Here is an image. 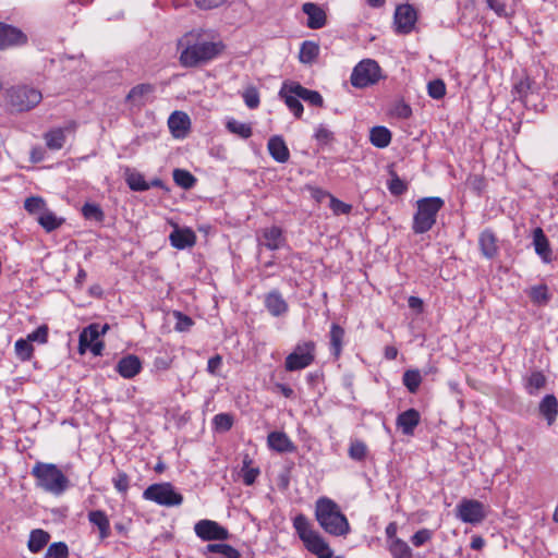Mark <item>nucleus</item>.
<instances>
[{
	"label": "nucleus",
	"instance_id": "1",
	"mask_svg": "<svg viewBox=\"0 0 558 558\" xmlns=\"http://www.w3.org/2000/svg\"><path fill=\"white\" fill-rule=\"evenodd\" d=\"M185 46L180 53V63L185 68H195L215 59L222 50L221 43H214L194 35H186L179 43Z\"/></svg>",
	"mask_w": 558,
	"mask_h": 558
},
{
	"label": "nucleus",
	"instance_id": "2",
	"mask_svg": "<svg viewBox=\"0 0 558 558\" xmlns=\"http://www.w3.org/2000/svg\"><path fill=\"white\" fill-rule=\"evenodd\" d=\"M315 519L329 535L347 536L351 531L349 521L339 505L328 497H320L316 500Z\"/></svg>",
	"mask_w": 558,
	"mask_h": 558
},
{
	"label": "nucleus",
	"instance_id": "3",
	"mask_svg": "<svg viewBox=\"0 0 558 558\" xmlns=\"http://www.w3.org/2000/svg\"><path fill=\"white\" fill-rule=\"evenodd\" d=\"M293 527L305 548L317 558H332V550L324 537L313 530L308 519L300 513L293 519Z\"/></svg>",
	"mask_w": 558,
	"mask_h": 558
},
{
	"label": "nucleus",
	"instance_id": "4",
	"mask_svg": "<svg viewBox=\"0 0 558 558\" xmlns=\"http://www.w3.org/2000/svg\"><path fill=\"white\" fill-rule=\"evenodd\" d=\"M445 206V201L438 196L423 197L416 201V211L413 216L412 231L423 234L432 230L438 213Z\"/></svg>",
	"mask_w": 558,
	"mask_h": 558
},
{
	"label": "nucleus",
	"instance_id": "5",
	"mask_svg": "<svg viewBox=\"0 0 558 558\" xmlns=\"http://www.w3.org/2000/svg\"><path fill=\"white\" fill-rule=\"evenodd\" d=\"M32 474L36 477L38 486L54 495L62 494L69 486V480L56 464L37 462Z\"/></svg>",
	"mask_w": 558,
	"mask_h": 558
},
{
	"label": "nucleus",
	"instance_id": "6",
	"mask_svg": "<svg viewBox=\"0 0 558 558\" xmlns=\"http://www.w3.org/2000/svg\"><path fill=\"white\" fill-rule=\"evenodd\" d=\"M43 99L40 90L28 86H14L7 92V101L12 111L23 112L36 107Z\"/></svg>",
	"mask_w": 558,
	"mask_h": 558
},
{
	"label": "nucleus",
	"instance_id": "7",
	"mask_svg": "<svg viewBox=\"0 0 558 558\" xmlns=\"http://www.w3.org/2000/svg\"><path fill=\"white\" fill-rule=\"evenodd\" d=\"M316 343L312 340L298 342L293 351L284 360L288 372L301 371L315 361Z\"/></svg>",
	"mask_w": 558,
	"mask_h": 558
},
{
	"label": "nucleus",
	"instance_id": "8",
	"mask_svg": "<svg viewBox=\"0 0 558 558\" xmlns=\"http://www.w3.org/2000/svg\"><path fill=\"white\" fill-rule=\"evenodd\" d=\"M380 78L379 64L375 60L364 59L353 68L350 82L356 88H365L375 85Z\"/></svg>",
	"mask_w": 558,
	"mask_h": 558
},
{
	"label": "nucleus",
	"instance_id": "9",
	"mask_svg": "<svg viewBox=\"0 0 558 558\" xmlns=\"http://www.w3.org/2000/svg\"><path fill=\"white\" fill-rule=\"evenodd\" d=\"M143 498L165 507L180 506L183 502V496L175 492L170 483L148 486L143 493Z\"/></svg>",
	"mask_w": 558,
	"mask_h": 558
},
{
	"label": "nucleus",
	"instance_id": "10",
	"mask_svg": "<svg viewBox=\"0 0 558 558\" xmlns=\"http://www.w3.org/2000/svg\"><path fill=\"white\" fill-rule=\"evenodd\" d=\"M457 518L464 523L480 524L485 518V507L476 499L463 498L456 508Z\"/></svg>",
	"mask_w": 558,
	"mask_h": 558
},
{
	"label": "nucleus",
	"instance_id": "11",
	"mask_svg": "<svg viewBox=\"0 0 558 558\" xmlns=\"http://www.w3.org/2000/svg\"><path fill=\"white\" fill-rule=\"evenodd\" d=\"M417 14L413 5L400 4L395 12L396 31L399 34H409L415 26Z\"/></svg>",
	"mask_w": 558,
	"mask_h": 558
},
{
	"label": "nucleus",
	"instance_id": "12",
	"mask_svg": "<svg viewBox=\"0 0 558 558\" xmlns=\"http://www.w3.org/2000/svg\"><path fill=\"white\" fill-rule=\"evenodd\" d=\"M195 534L203 541H225L228 538V531L211 520H201L194 526Z\"/></svg>",
	"mask_w": 558,
	"mask_h": 558
},
{
	"label": "nucleus",
	"instance_id": "13",
	"mask_svg": "<svg viewBox=\"0 0 558 558\" xmlns=\"http://www.w3.org/2000/svg\"><path fill=\"white\" fill-rule=\"evenodd\" d=\"M27 43V36L17 27L0 22V49L21 46Z\"/></svg>",
	"mask_w": 558,
	"mask_h": 558
},
{
	"label": "nucleus",
	"instance_id": "14",
	"mask_svg": "<svg viewBox=\"0 0 558 558\" xmlns=\"http://www.w3.org/2000/svg\"><path fill=\"white\" fill-rule=\"evenodd\" d=\"M170 244L177 250L192 247L196 243V234L190 228L174 227L169 235Z\"/></svg>",
	"mask_w": 558,
	"mask_h": 558
},
{
	"label": "nucleus",
	"instance_id": "15",
	"mask_svg": "<svg viewBox=\"0 0 558 558\" xmlns=\"http://www.w3.org/2000/svg\"><path fill=\"white\" fill-rule=\"evenodd\" d=\"M302 11L307 15V27L311 29L323 28L327 23L326 12L316 3L306 2L302 5Z\"/></svg>",
	"mask_w": 558,
	"mask_h": 558
},
{
	"label": "nucleus",
	"instance_id": "16",
	"mask_svg": "<svg viewBox=\"0 0 558 558\" xmlns=\"http://www.w3.org/2000/svg\"><path fill=\"white\" fill-rule=\"evenodd\" d=\"M290 89H292V81H286L283 82L278 95L279 98L284 101L290 111L293 112L294 117L300 119L303 114L304 108L299 96L294 95V93H290Z\"/></svg>",
	"mask_w": 558,
	"mask_h": 558
},
{
	"label": "nucleus",
	"instance_id": "17",
	"mask_svg": "<svg viewBox=\"0 0 558 558\" xmlns=\"http://www.w3.org/2000/svg\"><path fill=\"white\" fill-rule=\"evenodd\" d=\"M76 128L75 122L70 123L65 128H57L52 129L45 133L44 138L46 141V146L50 150H59L64 146L65 143V132H74Z\"/></svg>",
	"mask_w": 558,
	"mask_h": 558
},
{
	"label": "nucleus",
	"instance_id": "18",
	"mask_svg": "<svg viewBox=\"0 0 558 558\" xmlns=\"http://www.w3.org/2000/svg\"><path fill=\"white\" fill-rule=\"evenodd\" d=\"M264 305L275 317L284 315L289 310L288 303L278 290H271L265 295Z\"/></svg>",
	"mask_w": 558,
	"mask_h": 558
},
{
	"label": "nucleus",
	"instance_id": "19",
	"mask_svg": "<svg viewBox=\"0 0 558 558\" xmlns=\"http://www.w3.org/2000/svg\"><path fill=\"white\" fill-rule=\"evenodd\" d=\"M116 371L123 378H133L142 371V362L138 356L128 354L123 356L116 365Z\"/></svg>",
	"mask_w": 558,
	"mask_h": 558
},
{
	"label": "nucleus",
	"instance_id": "20",
	"mask_svg": "<svg viewBox=\"0 0 558 558\" xmlns=\"http://www.w3.org/2000/svg\"><path fill=\"white\" fill-rule=\"evenodd\" d=\"M533 245L535 253L542 258L544 263H550L553 260V250L550 247V243L543 229L539 227L533 230Z\"/></svg>",
	"mask_w": 558,
	"mask_h": 558
},
{
	"label": "nucleus",
	"instance_id": "21",
	"mask_svg": "<svg viewBox=\"0 0 558 558\" xmlns=\"http://www.w3.org/2000/svg\"><path fill=\"white\" fill-rule=\"evenodd\" d=\"M267 149L277 162L284 163L290 159V150L280 135H274L268 140Z\"/></svg>",
	"mask_w": 558,
	"mask_h": 558
},
{
	"label": "nucleus",
	"instance_id": "22",
	"mask_svg": "<svg viewBox=\"0 0 558 558\" xmlns=\"http://www.w3.org/2000/svg\"><path fill=\"white\" fill-rule=\"evenodd\" d=\"M262 238V244L270 251L279 250L286 241L282 229L277 226L263 229Z\"/></svg>",
	"mask_w": 558,
	"mask_h": 558
},
{
	"label": "nucleus",
	"instance_id": "23",
	"mask_svg": "<svg viewBox=\"0 0 558 558\" xmlns=\"http://www.w3.org/2000/svg\"><path fill=\"white\" fill-rule=\"evenodd\" d=\"M497 242V236L490 229L482 231L478 238V245L482 254L489 259L497 256L499 251Z\"/></svg>",
	"mask_w": 558,
	"mask_h": 558
},
{
	"label": "nucleus",
	"instance_id": "24",
	"mask_svg": "<svg viewBox=\"0 0 558 558\" xmlns=\"http://www.w3.org/2000/svg\"><path fill=\"white\" fill-rule=\"evenodd\" d=\"M345 331L337 323H332L329 331V348L335 360H338L342 353Z\"/></svg>",
	"mask_w": 558,
	"mask_h": 558
},
{
	"label": "nucleus",
	"instance_id": "25",
	"mask_svg": "<svg viewBox=\"0 0 558 558\" xmlns=\"http://www.w3.org/2000/svg\"><path fill=\"white\" fill-rule=\"evenodd\" d=\"M289 92L294 93V95L299 96L300 99L308 102L312 106H324L323 96L318 92L308 89L302 86L299 82L292 81V89H290Z\"/></svg>",
	"mask_w": 558,
	"mask_h": 558
},
{
	"label": "nucleus",
	"instance_id": "26",
	"mask_svg": "<svg viewBox=\"0 0 558 558\" xmlns=\"http://www.w3.org/2000/svg\"><path fill=\"white\" fill-rule=\"evenodd\" d=\"M190 124L189 116L182 111H174L168 120L169 129L177 137L182 136L190 129Z\"/></svg>",
	"mask_w": 558,
	"mask_h": 558
},
{
	"label": "nucleus",
	"instance_id": "27",
	"mask_svg": "<svg viewBox=\"0 0 558 558\" xmlns=\"http://www.w3.org/2000/svg\"><path fill=\"white\" fill-rule=\"evenodd\" d=\"M155 92V86L149 83H143L131 88L129 94L126 95V101L135 106H143L145 104L146 97Z\"/></svg>",
	"mask_w": 558,
	"mask_h": 558
},
{
	"label": "nucleus",
	"instance_id": "28",
	"mask_svg": "<svg viewBox=\"0 0 558 558\" xmlns=\"http://www.w3.org/2000/svg\"><path fill=\"white\" fill-rule=\"evenodd\" d=\"M88 520L98 527L101 539H105L110 535V522L102 510L90 511L88 513Z\"/></svg>",
	"mask_w": 558,
	"mask_h": 558
},
{
	"label": "nucleus",
	"instance_id": "29",
	"mask_svg": "<svg viewBox=\"0 0 558 558\" xmlns=\"http://www.w3.org/2000/svg\"><path fill=\"white\" fill-rule=\"evenodd\" d=\"M100 337V325L99 324H90L87 327L83 329V331L80 333L78 339V348L80 352L84 353L87 349L88 344H92V342L97 341Z\"/></svg>",
	"mask_w": 558,
	"mask_h": 558
},
{
	"label": "nucleus",
	"instance_id": "30",
	"mask_svg": "<svg viewBox=\"0 0 558 558\" xmlns=\"http://www.w3.org/2000/svg\"><path fill=\"white\" fill-rule=\"evenodd\" d=\"M371 143L377 148H385L391 142V132L386 126H374L369 133Z\"/></svg>",
	"mask_w": 558,
	"mask_h": 558
},
{
	"label": "nucleus",
	"instance_id": "31",
	"mask_svg": "<svg viewBox=\"0 0 558 558\" xmlns=\"http://www.w3.org/2000/svg\"><path fill=\"white\" fill-rule=\"evenodd\" d=\"M268 445L278 452H288L293 449L292 442L286 434L272 432L268 435Z\"/></svg>",
	"mask_w": 558,
	"mask_h": 558
},
{
	"label": "nucleus",
	"instance_id": "32",
	"mask_svg": "<svg viewBox=\"0 0 558 558\" xmlns=\"http://www.w3.org/2000/svg\"><path fill=\"white\" fill-rule=\"evenodd\" d=\"M49 539L50 535L48 532L40 529L33 530L27 543L28 549L32 553H38L47 545Z\"/></svg>",
	"mask_w": 558,
	"mask_h": 558
},
{
	"label": "nucleus",
	"instance_id": "33",
	"mask_svg": "<svg viewBox=\"0 0 558 558\" xmlns=\"http://www.w3.org/2000/svg\"><path fill=\"white\" fill-rule=\"evenodd\" d=\"M423 381V377L418 369H407L402 376V384L409 392L416 393Z\"/></svg>",
	"mask_w": 558,
	"mask_h": 558
},
{
	"label": "nucleus",
	"instance_id": "34",
	"mask_svg": "<svg viewBox=\"0 0 558 558\" xmlns=\"http://www.w3.org/2000/svg\"><path fill=\"white\" fill-rule=\"evenodd\" d=\"M38 223L47 231L51 232L58 229L64 221L63 218H58L52 211L47 208L39 215Z\"/></svg>",
	"mask_w": 558,
	"mask_h": 558
},
{
	"label": "nucleus",
	"instance_id": "35",
	"mask_svg": "<svg viewBox=\"0 0 558 558\" xmlns=\"http://www.w3.org/2000/svg\"><path fill=\"white\" fill-rule=\"evenodd\" d=\"M539 413L545 418H555L558 414V401L554 395H546L539 403Z\"/></svg>",
	"mask_w": 558,
	"mask_h": 558
},
{
	"label": "nucleus",
	"instance_id": "36",
	"mask_svg": "<svg viewBox=\"0 0 558 558\" xmlns=\"http://www.w3.org/2000/svg\"><path fill=\"white\" fill-rule=\"evenodd\" d=\"M174 183L184 189L190 190L196 184V178L187 170L174 169L172 172Z\"/></svg>",
	"mask_w": 558,
	"mask_h": 558
},
{
	"label": "nucleus",
	"instance_id": "37",
	"mask_svg": "<svg viewBox=\"0 0 558 558\" xmlns=\"http://www.w3.org/2000/svg\"><path fill=\"white\" fill-rule=\"evenodd\" d=\"M388 550L392 558H412V549L403 539L389 542Z\"/></svg>",
	"mask_w": 558,
	"mask_h": 558
},
{
	"label": "nucleus",
	"instance_id": "38",
	"mask_svg": "<svg viewBox=\"0 0 558 558\" xmlns=\"http://www.w3.org/2000/svg\"><path fill=\"white\" fill-rule=\"evenodd\" d=\"M319 53V47L316 43L306 40L301 45L300 61L302 63H312Z\"/></svg>",
	"mask_w": 558,
	"mask_h": 558
},
{
	"label": "nucleus",
	"instance_id": "39",
	"mask_svg": "<svg viewBox=\"0 0 558 558\" xmlns=\"http://www.w3.org/2000/svg\"><path fill=\"white\" fill-rule=\"evenodd\" d=\"M226 126L230 133L235 134L244 140L251 137L253 134V130L250 123L240 122L234 119L229 120Z\"/></svg>",
	"mask_w": 558,
	"mask_h": 558
},
{
	"label": "nucleus",
	"instance_id": "40",
	"mask_svg": "<svg viewBox=\"0 0 558 558\" xmlns=\"http://www.w3.org/2000/svg\"><path fill=\"white\" fill-rule=\"evenodd\" d=\"M529 296L531 301L537 305H545L550 300V294L546 284L532 287L529 291Z\"/></svg>",
	"mask_w": 558,
	"mask_h": 558
},
{
	"label": "nucleus",
	"instance_id": "41",
	"mask_svg": "<svg viewBox=\"0 0 558 558\" xmlns=\"http://www.w3.org/2000/svg\"><path fill=\"white\" fill-rule=\"evenodd\" d=\"M14 350L17 359L23 362L29 361L34 355V347L27 339H19L15 341Z\"/></svg>",
	"mask_w": 558,
	"mask_h": 558
},
{
	"label": "nucleus",
	"instance_id": "42",
	"mask_svg": "<svg viewBox=\"0 0 558 558\" xmlns=\"http://www.w3.org/2000/svg\"><path fill=\"white\" fill-rule=\"evenodd\" d=\"M125 181L132 191L143 192L149 190V185H147L144 175L140 172H130V170H128Z\"/></svg>",
	"mask_w": 558,
	"mask_h": 558
},
{
	"label": "nucleus",
	"instance_id": "43",
	"mask_svg": "<svg viewBox=\"0 0 558 558\" xmlns=\"http://www.w3.org/2000/svg\"><path fill=\"white\" fill-rule=\"evenodd\" d=\"M367 452V446L362 440L354 439L351 441L349 447V457L352 460L362 462L366 459Z\"/></svg>",
	"mask_w": 558,
	"mask_h": 558
},
{
	"label": "nucleus",
	"instance_id": "44",
	"mask_svg": "<svg viewBox=\"0 0 558 558\" xmlns=\"http://www.w3.org/2000/svg\"><path fill=\"white\" fill-rule=\"evenodd\" d=\"M69 557V548L65 543L58 542L51 544L44 558H68Z\"/></svg>",
	"mask_w": 558,
	"mask_h": 558
},
{
	"label": "nucleus",
	"instance_id": "45",
	"mask_svg": "<svg viewBox=\"0 0 558 558\" xmlns=\"http://www.w3.org/2000/svg\"><path fill=\"white\" fill-rule=\"evenodd\" d=\"M315 140L317 141L319 146H327L335 142V134L330 130H328L325 125L320 124L316 129Z\"/></svg>",
	"mask_w": 558,
	"mask_h": 558
},
{
	"label": "nucleus",
	"instance_id": "46",
	"mask_svg": "<svg viewBox=\"0 0 558 558\" xmlns=\"http://www.w3.org/2000/svg\"><path fill=\"white\" fill-rule=\"evenodd\" d=\"M24 208L29 214H38V213L41 214L46 209V202L44 201L43 197L31 196L25 199Z\"/></svg>",
	"mask_w": 558,
	"mask_h": 558
},
{
	"label": "nucleus",
	"instance_id": "47",
	"mask_svg": "<svg viewBox=\"0 0 558 558\" xmlns=\"http://www.w3.org/2000/svg\"><path fill=\"white\" fill-rule=\"evenodd\" d=\"M243 100L250 109H256L259 106V93L255 86H248L242 93Z\"/></svg>",
	"mask_w": 558,
	"mask_h": 558
},
{
	"label": "nucleus",
	"instance_id": "48",
	"mask_svg": "<svg viewBox=\"0 0 558 558\" xmlns=\"http://www.w3.org/2000/svg\"><path fill=\"white\" fill-rule=\"evenodd\" d=\"M388 190L392 195L400 196L407 192L408 184L397 173L392 172L391 179L388 182Z\"/></svg>",
	"mask_w": 558,
	"mask_h": 558
},
{
	"label": "nucleus",
	"instance_id": "49",
	"mask_svg": "<svg viewBox=\"0 0 558 558\" xmlns=\"http://www.w3.org/2000/svg\"><path fill=\"white\" fill-rule=\"evenodd\" d=\"M427 92L433 99H441L446 95V85L440 78L430 81L427 85Z\"/></svg>",
	"mask_w": 558,
	"mask_h": 558
},
{
	"label": "nucleus",
	"instance_id": "50",
	"mask_svg": "<svg viewBox=\"0 0 558 558\" xmlns=\"http://www.w3.org/2000/svg\"><path fill=\"white\" fill-rule=\"evenodd\" d=\"M82 214L86 219H94L96 221L104 220V211L96 204H92V203L84 204L82 207Z\"/></svg>",
	"mask_w": 558,
	"mask_h": 558
},
{
	"label": "nucleus",
	"instance_id": "51",
	"mask_svg": "<svg viewBox=\"0 0 558 558\" xmlns=\"http://www.w3.org/2000/svg\"><path fill=\"white\" fill-rule=\"evenodd\" d=\"M173 316L177 319L175 325H174V329L177 331H180V332L189 331L190 328L194 324L193 319L190 316L183 314L180 311H174Z\"/></svg>",
	"mask_w": 558,
	"mask_h": 558
},
{
	"label": "nucleus",
	"instance_id": "52",
	"mask_svg": "<svg viewBox=\"0 0 558 558\" xmlns=\"http://www.w3.org/2000/svg\"><path fill=\"white\" fill-rule=\"evenodd\" d=\"M112 483L119 493L125 495L130 487V477L125 472L118 471L117 475L112 478Z\"/></svg>",
	"mask_w": 558,
	"mask_h": 558
},
{
	"label": "nucleus",
	"instance_id": "53",
	"mask_svg": "<svg viewBox=\"0 0 558 558\" xmlns=\"http://www.w3.org/2000/svg\"><path fill=\"white\" fill-rule=\"evenodd\" d=\"M532 81L529 76L520 78L513 86V93L520 98L523 99L527 96L532 87Z\"/></svg>",
	"mask_w": 558,
	"mask_h": 558
},
{
	"label": "nucleus",
	"instance_id": "54",
	"mask_svg": "<svg viewBox=\"0 0 558 558\" xmlns=\"http://www.w3.org/2000/svg\"><path fill=\"white\" fill-rule=\"evenodd\" d=\"M48 327L47 325H41L39 326L36 330H34L33 332L28 333L26 339L32 343V342H38V343H47L48 341Z\"/></svg>",
	"mask_w": 558,
	"mask_h": 558
},
{
	"label": "nucleus",
	"instance_id": "55",
	"mask_svg": "<svg viewBox=\"0 0 558 558\" xmlns=\"http://www.w3.org/2000/svg\"><path fill=\"white\" fill-rule=\"evenodd\" d=\"M432 531L427 529H422L412 535L411 542L415 547H420L424 545L426 542H428L432 538Z\"/></svg>",
	"mask_w": 558,
	"mask_h": 558
},
{
	"label": "nucleus",
	"instance_id": "56",
	"mask_svg": "<svg viewBox=\"0 0 558 558\" xmlns=\"http://www.w3.org/2000/svg\"><path fill=\"white\" fill-rule=\"evenodd\" d=\"M330 208L332 209V211L336 215H340V214L347 215V214H350L352 206L333 197V196H330Z\"/></svg>",
	"mask_w": 558,
	"mask_h": 558
},
{
	"label": "nucleus",
	"instance_id": "57",
	"mask_svg": "<svg viewBox=\"0 0 558 558\" xmlns=\"http://www.w3.org/2000/svg\"><path fill=\"white\" fill-rule=\"evenodd\" d=\"M529 387L535 390L543 388L546 384V378L541 372H534L529 377Z\"/></svg>",
	"mask_w": 558,
	"mask_h": 558
},
{
	"label": "nucleus",
	"instance_id": "58",
	"mask_svg": "<svg viewBox=\"0 0 558 558\" xmlns=\"http://www.w3.org/2000/svg\"><path fill=\"white\" fill-rule=\"evenodd\" d=\"M420 421H397V428L407 436H412Z\"/></svg>",
	"mask_w": 558,
	"mask_h": 558
},
{
	"label": "nucleus",
	"instance_id": "59",
	"mask_svg": "<svg viewBox=\"0 0 558 558\" xmlns=\"http://www.w3.org/2000/svg\"><path fill=\"white\" fill-rule=\"evenodd\" d=\"M259 474V470L258 469H254V468H245L242 470V478H243V483L247 486L250 485H253L256 481V477L258 476Z\"/></svg>",
	"mask_w": 558,
	"mask_h": 558
},
{
	"label": "nucleus",
	"instance_id": "60",
	"mask_svg": "<svg viewBox=\"0 0 558 558\" xmlns=\"http://www.w3.org/2000/svg\"><path fill=\"white\" fill-rule=\"evenodd\" d=\"M228 1L229 0H194L196 7L202 10L215 9L227 3Z\"/></svg>",
	"mask_w": 558,
	"mask_h": 558
},
{
	"label": "nucleus",
	"instance_id": "61",
	"mask_svg": "<svg viewBox=\"0 0 558 558\" xmlns=\"http://www.w3.org/2000/svg\"><path fill=\"white\" fill-rule=\"evenodd\" d=\"M487 7L493 10L498 16H506V4L500 0H486Z\"/></svg>",
	"mask_w": 558,
	"mask_h": 558
},
{
	"label": "nucleus",
	"instance_id": "62",
	"mask_svg": "<svg viewBox=\"0 0 558 558\" xmlns=\"http://www.w3.org/2000/svg\"><path fill=\"white\" fill-rule=\"evenodd\" d=\"M395 113L398 118L408 119L412 114V109L409 105L400 102L395 107Z\"/></svg>",
	"mask_w": 558,
	"mask_h": 558
},
{
	"label": "nucleus",
	"instance_id": "63",
	"mask_svg": "<svg viewBox=\"0 0 558 558\" xmlns=\"http://www.w3.org/2000/svg\"><path fill=\"white\" fill-rule=\"evenodd\" d=\"M274 391L282 395L284 398H293L294 397V390L286 384H280V383L275 384Z\"/></svg>",
	"mask_w": 558,
	"mask_h": 558
},
{
	"label": "nucleus",
	"instance_id": "64",
	"mask_svg": "<svg viewBox=\"0 0 558 558\" xmlns=\"http://www.w3.org/2000/svg\"><path fill=\"white\" fill-rule=\"evenodd\" d=\"M222 364V359L219 354L211 356L207 363V371L210 374H216Z\"/></svg>",
	"mask_w": 558,
	"mask_h": 558
}]
</instances>
